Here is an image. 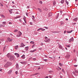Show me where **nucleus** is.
Wrapping results in <instances>:
<instances>
[{"label":"nucleus","mask_w":78,"mask_h":78,"mask_svg":"<svg viewBox=\"0 0 78 78\" xmlns=\"http://www.w3.org/2000/svg\"><path fill=\"white\" fill-rule=\"evenodd\" d=\"M7 57L9 58V60H10V61H12V60L14 59V56L11 55L9 53H8L7 55Z\"/></svg>","instance_id":"obj_1"},{"label":"nucleus","mask_w":78,"mask_h":78,"mask_svg":"<svg viewBox=\"0 0 78 78\" xmlns=\"http://www.w3.org/2000/svg\"><path fill=\"white\" fill-rule=\"evenodd\" d=\"M12 64V63L10 62H8L6 64L4 65V67L7 68L8 66H10Z\"/></svg>","instance_id":"obj_2"},{"label":"nucleus","mask_w":78,"mask_h":78,"mask_svg":"<svg viewBox=\"0 0 78 78\" xmlns=\"http://www.w3.org/2000/svg\"><path fill=\"white\" fill-rule=\"evenodd\" d=\"M44 38L45 40H44V42H49L50 41V40L48 39V37H45Z\"/></svg>","instance_id":"obj_3"},{"label":"nucleus","mask_w":78,"mask_h":78,"mask_svg":"<svg viewBox=\"0 0 78 78\" xmlns=\"http://www.w3.org/2000/svg\"><path fill=\"white\" fill-rule=\"evenodd\" d=\"M18 34L16 35V36L17 37H20L21 36V35H22V33L20 31H18Z\"/></svg>","instance_id":"obj_4"},{"label":"nucleus","mask_w":78,"mask_h":78,"mask_svg":"<svg viewBox=\"0 0 78 78\" xmlns=\"http://www.w3.org/2000/svg\"><path fill=\"white\" fill-rule=\"evenodd\" d=\"M72 41H73V38L72 37L71 39H70L69 41V42H72Z\"/></svg>","instance_id":"obj_5"},{"label":"nucleus","mask_w":78,"mask_h":78,"mask_svg":"<svg viewBox=\"0 0 78 78\" xmlns=\"http://www.w3.org/2000/svg\"><path fill=\"white\" fill-rule=\"evenodd\" d=\"M14 55H16V56H17V58H19V54L17 53H15L14 54Z\"/></svg>","instance_id":"obj_6"},{"label":"nucleus","mask_w":78,"mask_h":78,"mask_svg":"<svg viewBox=\"0 0 78 78\" xmlns=\"http://www.w3.org/2000/svg\"><path fill=\"white\" fill-rule=\"evenodd\" d=\"M39 73H36L34 74H32V76H34L35 75H39Z\"/></svg>","instance_id":"obj_7"},{"label":"nucleus","mask_w":78,"mask_h":78,"mask_svg":"<svg viewBox=\"0 0 78 78\" xmlns=\"http://www.w3.org/2000/svg\"><path fill=\"white\" fill-rule=\"evenodd\" d=\"M48 16L49 17H51V16H52V13L50 12L48 13Z\"/></svg>","instance_id":"obj_8"},{"label":"nucleus","mask_w":78,"mask_h":78,"mask_svg":"<svg viewBox=\"0 0 78 78\" xmlns=\"http://www.w3.org/2000/svg\"><path fill=\"white\" fill-rule=\"evenodd\" d=\"M7 40L9 41V42H11L12 41V39H10V38H7Z\"/></svg>","instance_id":"obj_9"},{"label":"nucleus","mask_w":78,"mask_h":78,"mask_svg":"<svg viewBox=\"0 0 78 78\" xmlns=\"http://www.w3.org/2000/svg\"><path fill=\"white\" fill-rule=\"evenodd\" d=\"M21 64H26V62H20Z\"/></svg>","instance_id":"obj_10"},{"label":"nucleus","mask_w":78,"mask_h":78,"mask_svg":"<svg viewBox=\"0 0 78 78\" xmlns=\"http://www.w3.org/2000/svg\"><path fill=\"white\" fill-rule=\"evenodd\" d=\"M70 55L68 54V55H67L65 57V58H70Z\"/></svg>","instance_id":"obj_11"},{"label":"nucleus","mask_w":78,"mask_h":78,"mask_svg":"<svg viewBox=\"0 0 78 78\" xmlns=\"http://www.w3.org/2000/svg\"><path fill=\"white\" fill-rule=\"evenodd\" d=\"M58 47L59 48H61V49H62V47L61 46V45L60 44L58 45Z\"/></svg>","instance_id":"obj_12"},{"label":"nucleus","mask_w":78,"mask_h":78,"mask_svg":"<svg viewBox=\"0 0 78 78\" xmlns=\"http://www.w3.org/2000/svg\"><path fill=\"white\" fill-rule=\"evenodd\" d=\"M12 70H10L8 72V74H11V72H12Z\"/></svg>","instance_id":"obj_13"},{"label":"nucleus","mask_w":78,"mask_h":78,"mask_svg":"<svg viewBox=\"0 0 78 78\" xmlns=\"http://www.w3.org/2000/svg\"><path fill=\"white\" fill-rule=\"evenodd\" d=\"M23 19L25 22V23H27V22L26 21V18L24 16V17L23 18Z\"/></svg>","instance_id":"obj_14"},{"label":"nucleus","mask_w":78,"mask_h":78,"mask_svg":"<svg viewBox=\"0 0 78 78\" xmlns=\"http://www.w3.org/2000/svg\"><path fill=\"white\" fill-rule=\"evenodd\" d=\"M36 50H37L36 49H34V50L30 51V52H31V53L33 52H34V51H36Z\"/></svg>","instance_id":"obj_15"},{"label":"nucleus","mask_w":78,"mask_h":78,"mask_svg":"<svg viewBox=\"0 0 78 78\" xmlns=\"http://www.w3.org/2000/svg\"><path fill=\"white\" fill-rule=\"evenodd\" d=\"M73 31V30H72L71 31H67V33H72Z\"/></svg>","instance_id":"obj_16"},{"label":"nucleus","mask_w":78,"mask_h":78,"mask_svg":"<svg viewBox=\"0 0 78 78\" xmlns=\"http://www.w3.org/2000/svg\"><path fill=\"white\" fill-rule=\"evenodd\" d=\"M21 58L23 59H24L25 58V55H23L22 57Z\"/></svg>","instance_id":"obj_17"},{"label":"nucleus","mask_w":78,"mask_h":78,"mask_svg":"<svg viewBox=\"0 0 78 78\" xmlns=\"http://www.w3.org/2000/svg\"><path fill=\"white\" fill-rule=\"evenodd\" d=\"M54 72V71H48V73H53Z\"/></svg>","instance_id":"obj_18"},{"label":"nucleus","mask_w":78,"mask_h":78,"mask_svg":"<svg viewBox=\"0 0 78 78\" xmlns=\"http://www.w3.org/2000/svg\"><path fill=\"white\" fill-rule=\"evenodd\" d=\"M56 2L55 1H54L53 2V5H56Z\"/></svg>","instance_id":"obj_19"},{"label":"nucleus","mask_w":78,"mask_h":78,"mask_svg":"<svg viewBox=\"0 0 78 78\" xmlns=\"http://www.w3.org/2000/svg\"><path fill=\"white\" fill-rule=\"evenodd\" d=\"M21 47H22L25 46V45H24V44H23V43H22L21 44Z\"/></svg>","instance_id":"obj_20"},{"label":"nucleus","mask_w":78,"mask_h":78,"mask_svg":"<svg viewBox=\"0 0 78 78\" xmlns=\"http://www.w3.org/2000/svg\"><path fill=\"white\" fill-rule=\"evenodd\" d=\"M18 47H19V46L18 45H16L15 48V49L16 50H17V49H18Z\"/></svg>","instance_id":"obj_21"},{"label":"nucleus","mask_w":78,"mask_h":78,"mask_svg":"<svg viewBox=\"0 0 78 78\" xmlns=\"http://www.w3.org/2000/svg\"><path fill=\"white\" fill-rule=\"evenodd\" d=\"M59 13H57V15L56 16V19H58V17H59Z\"/></svg>","instance_id":"obj_22"},{"label":"nucleus","mask_w":78,"mask_h":78,"mask_svg":"<svg viewBox=\"0 0 78 78\" xmlns=\"http://www.w3.org/2000/svg\"><path fill=\"white\" fill-rule=\"evenodd\" d=\"M78 18H76L74 19H73V20L74 21H77Z\"/></svg>","instance_id":"obj_23"},{"label":"nucleus","mask_w":78,"mask_h":78,"mask_svg":"<svg viewBox=\"0 0 78 78\" xmlns=\"http://www.w3.org/2000/svg\"><path fill=\"white\" fill-rule=\"evenodd\" d=\"M30 44H34V42L33 41H31L30 42Z\"/></svg>","instance_id":"obj_24"},{"label":"nucleus","mask_w":78,"mask_h":78,"mask_svg":"<svg viewBox=\"0 0 78 78\" xmlns=\"http://www.w3.org/2000/svg\"><path fill=\"white\" fill-rule=\"evenodd\" d=\"M66 4H67V5H69V2L67 1V0H66Z\"/></svg>","instance_id":"obj_25"},{"label":"nucleus","mask_w":78,"mask_h":78,"mask_svg":"<svg viewBox=\"0 0 78 78\" xmlns=\"http://www.w3.org/2000/svg\"><path fill=\"white\" fill-rule=\"evenodd\" d=\"M17 31H18V30H15L14 31V33H16V32H17Z\"/></svg>","instance_id":"obj_26"},{"label":"nucleus","mask_w":78,"mask_h":78,"mask_svg":"<svg viewBox=\"0 0 78 78\" xmlns=\"http://www.w3.org/2000/svg\"><path fill=\"white\" fill-rule=\"evenodd\" d=\"M64 0H62L61 1V3L62 4L64 3Z\"/></svg>","instance_id":"obj_27"},{"label":"nucleus","mask_w":78,"mask_h":78,"mask_svg":"<svg viewBox=\"0 0 78 78\" xmlns=\"http://www.w3.org/2000/svg\"><path fill=\"white\" fill-rule=\"evenodd\" d=\"M16 69H19V65L17 64L16 65Z\"/></svg>","instance_id":"obj_28"},{"label":"nucleus","mask_w":78,"mask_h":78,"mask_svg":"<svg viewBox=\"0 0 78 78\" xmlns=\"http://www.w3.org/2000/svg\"><path fill=\"white\" fill-rule=\"evenodd\" d=\"M1 16L3 18H5V16L4 15H1Z\"/></svg>","instance_id":"obj_29"},{"label":"nucleus","mask_w":78,"mask_h":78,"mask_svg":"<svg viewBox=\"0 0 78 78\" xmlns=\"http://www.w3.org/2000/svg\"><path fill=\"white\" fill-rule=\"evenodd\" d=\"M58 68H59V69H57V70H61V68H60L59 67H58Z\"/></svg>","instance_id":"obj_30"},{"label":"nucleus","mask_w":78,"mask_h":78,"mask_svg":"<svg viewBox=\"0 0 78 78\" xmlns=\"http://www.w3.org/2000/svg\"><path fill=\"white\" fill-rule=\"evenodd\" d=\"M35 46V44H33V45H32V48H34V46Z\"/></svg>","instance_id":"obj_31"},{"label":"nucleus","mask_w":78,"mask_h":78,"mask_svg":"<svg viewBox=\"0 0 78 78\" xmlns=\"http://www.w3.org/2000/svg\"><path fill=\"white\" fill-rule=\"evenodd\" d=\"M41 31H45V29L41 28Z\"/></svg>","instance_id":"obj_32"},{"label":"nucleus","mask_w":78,"mask_h":78,"mask_svg":"<svg viewBox=\"0 0 78 78\" xmlns=\"http://www.w3.org/2000/svg\"><path fill=\"white\" fill-rule=\"evenodd\" d=\"M32 17L33 20H34V19L35 18V17H34V16H32Z\"/></svg>","instance_id":"obj_33"},{"label":"nucleus","mask_w":78,"mask_h":78,"mask_svg":"<svg viewBox=\"0 0 78 78\" xmlns=\"http://www.w3.org/2000/svg\"><path fill=\"white\" fill-rule=\"evenodd\" d=\"M59 66H62V64H61V63H59Z\"/></svg>","instance_id":"obj_34"},{"label":"nucleus","mask_w":78,"mask_h":78,"mask_svg":"<svg viewBox=\"0 0 78 78\" xmlns=\"http://www.w3.org/2000/svg\"><path fill=\"white\" fill-rule=\"evenodd\" d=\"M75 72L76 73V74H77V75H78V70L75 71Z\"/></svg>","instance_id":"obj_35"},{"label":"nucleus","mask_w":78,"mask_h":78,"mask_svg":"<svg viewBox=\"0 0 78 78\" xmlns=\"http://www.w3.org/2000/svg\"><path fill=\"white\" fill-rule=\"evenodd\" d=\"M41 28H40L39 29L37 30V31H40V30H41Z\"/></svg>","instance_id":"obj_36"},{"label":"nucleus","mask_w":78,"mask_h":78,"mask_svg":"<svg viewBox=\"0 0 78 78\" xmlns=\"http://www.w3.org/2000/svg\"><path fill=\"white\" fill-rule=\"evenodd\" d=\"M25 48L26 49V50H28V47H26Z\"/></svg>","instance_id":"obj_37"},{"label":"nucleus","mask_w":78,"mask_h":78,"mask_svg":"<svg viewBox=\"0 0 78 78\" xmlns=\"http://www.w3.org/2000/svg\"><path fill=\"white\" fill-rule=\"evenodd\" d=\"M2 24H4V25H5L6 24V22H4L2 23Z\"/></svg>","instance_id":"obj_38"},{"label":"nucleus","mask_w":78,"mask_h":78,"mask_svg":"<svg viewBox=\"0 0 78 78\" xmlns=\"http://www.w3.org/2000/svg\"><path fill=\"white\" fill-rule=\"evenodd\" d=\"M9 12H10V14H11L12 13V10H9Z\"/></svg>","instance_id":"obj_39"},{"label":"nucleus","mask_w":78,"mask_h":78,"mask_svg":"<svg viewBox=\"0 0 78 78\" xmlns=\"http://www.w3.org/2000/svg\"><path fill=\"white\" fill-rule=\"evenodd\" d=\"M39 3L40 4H42V2L41 1H40Z\"/></svg>","instance_id":"obj_40"},{"label":"nucleus","mask_w":78,"mask_h":78,"mask_svg":"<svg viewBox=\"0 0 78 78\" xmlns=\"http://www.w3.org/2000/svg\"><path fill=\"white\" fill-rule=\"evenodd\" d=\"M44 61H45V62H47V59H45L44 60Z\"/></svg>","instance_id":"obj_41"},{"label":"nucleus","mask_w":78,"mask_h":78,"mask_svg":"<svg viewBox=\"0 0 78 78\" xmlns=\"http://www.w3.org/2000/svg\"><path fill=\"white\" fill-rule=\"evenodd\" d=\"M38 10H39V11H40L41 12V9H39V8H38Z\"/></svg>","instance_id":"obj_42"},{"label":"nucleus","mask_w":78,"mask_h":78,"mask_svg":"<svg viewBox=\"0 0 78 78\" xmlns=\"http://www.w3.org/2000/svg\"><path fill=\"white\" fill-rule=\"evenodd\" d=\"M9 24L10 25H12V23L9 22Z\"/></svg>","instance_id":"obj_43"},{"label":"nucleus","mask_w":78,"mask_h":78,"mask_svg":"<svg viewBox=\"0 0 78 78\" xmlns=\"http://www.w3.org/2000/svg\"><path fill=\"white\" fill-rule=\"evenodd\" d=\"M36 58H33V60H34V61H36Z\"/></svg>","instance_id":"obj_44"},{"label":"nucleus","mask_w":78,"mask_h":78,"mask_svg":"<svg viewBox=\"0 0 78 78\" xmlns=\"http://www.w3.org/2000/svg\"><path fill=\"white\" fill-rule=\"evenodd\" d=\"M44 28H46V29H48V27H44Z\"/></svg>","instance_id":"obj_45"},{"label":"nucleus","mask_w":78,"mask_h":78,"mask_svg":"<svg viewBox=\"0 0 78 78\" xmlns=\"http://www.w3.org/2000/svg\"><path fill=\"white\" fill-rule=\"evenodd\" d=\"M0 4L1 6H3V4H1V3H0Z\"/></svg>","instance_id":"obj_46"},{"label":"nucleus","mask_w":78,"mask_h":78,"mask_svg":"<svg viewBox=\"0 0 78 78\" xmlns=\"http://www.w3.org/2000/svg\"><path fill=\"white\" fill-rule=\"evenodd\" d=\"M62 71L63 72V73H64L65 71H64V69H62Z\"/></svg>","instance_id":"obj_47"},{"label":"nucleus","mask_w":78,"mask_h":78,"mask_svg":"<svg viewBox=\"0 0 78 78\" xmlns=\"http://www.w3.org/2000/svg\"><path fill=\"white\" fill-rule=\"evenodd\" d=\"M21 17V16H19L17 17L16 18V19H17L18 18H19V17Z\"/></svg>","instance_id":"obj_48"},{"label":"nucleus","mask_w":78,"mask_h":78,"mask_svg":"<svg viewBox=\"0 0 78 78\" xmlns=\"http://www.w3.org/2000/svg\"><path fill=\"white\" fill-rule=\"evenodd\" d=\"M15 73H16V74H17V73H18V72L17 71H16L15 72Z\"/></svg>","instance_id":"obj_49"},{"label":"nucleus","mask_w":78,"mask_h":78,"mask_svg":"<svg viewBox=\"0 0 78 78\" xmlns=\"http://www.w3.org/2000/svg\"><path fill=\"white\" fill-rule=\"evenodd\" d=\"M30 25H33V23L31 22H30Z\"/></svg>","instance_id":"obj_50"},{"label":"nucleus","mask_w":78,"mask_h":78,"mask_svg":"<svg viewBox=\"0 0 78 78\" xmlns=\"http://www.w3.org/2000/svg\"><path fill=\"white\" fill-rule=\"evenodd\" d=\"M40 69H41V67H39L38 68V70H40Z\"/></svg>","instance_id":"obj_51"},{"label":"nucleus","mask_w":78,"mask_h":78,"mask_svg":"<svg viewBox=\"0 0 78 78\" xmlns=\"http://www.w3.org/2000/svg\"><path fill=\"white\" fill-rule=\"evenodd\" d=\"M61 25H64V23H61Z\"/></svg>","instance_id":"obj_52"},{"label":"nucleus","mask_w":78,"mask_h":78,"mask_svg":"<svg viewBox=\"0 0 78 78\" xmlns=\"http://www.w3.org/2000/svg\"><path fill=\"white\" fill-rule=\"evenodd\" d=\"M73 51L74 53H75V52H76V51L75 50H74Z\"/></svg>","instance_id":"obj_53"},{"label":"nucleus","mask_w":78,"mask_h":78,"mask_svg":"<svg viewBox=\"0 0 78 78\" xmlns=\"http://www.w3.org/2000/svg\"><path fill=\"white\" fill-rule=\"evenodd\" d=\"M45 78H48V76H46V77H45Z\"/></svg>","instance_id":"obj_54"},{"label":"nucleus","mask_w":78,"mask_h":78,"mask_svg":"<svg viewBox=\"0 0 78 78\" xmlns=\"http://www.w3.org/2000/svg\"><path fill=\"white\" fill-rule=\"evenodd\" d=\"M19 20L20 22H22V20H21L20 19Z\"/></svg>","instance_id":"obj_55"},{"label":"nucleus","mask_w":78,"mask_h":78,"mask_svg":"<svg viewBox=\"0 0 78 78\" xmlns=\"http://www.w3.org/2000/svg\"><path fill=\"white\" fill-rule=\"evenodd\" d=\"M44 56H45V58H47V56L46 55H45Z\"/></svg>","instance_id":"obj_56"},{"label":"nucleus","mask_w":78,"mask_h":78,"mask_svg":"<svg viewBox=\"0 0 78 78\" xmlns=\"http://www.w3.org/2000/svg\"><path fill=\"white\" fill-rule=\"evenodd\" d=\"M35 64L36 65H39V64H38V63H36V64Z\"/></svg>","instance_id":"obj_57"},{"label":"nucleus","mask_w":78,"mask_h":78,"mask_svg":"<svg viewBox=\"0 0 78 78\" xmlns=\"http://www.w3.org/2000/svg\"><path fill=\"white\" fill-rule=\"evenodd\" d=\"M49 76V78H51V76Z\"/></svg>","instance_id":"obj_58"},{"label":"nucleus","mask_w":78,"mask_h":78,"mask_svg":"<svg viewBox=\"0 0 78 78\" xmlns=\"http://www.w3.org/2000/svg\"><path fill=\"white\" fill-rule=\"evenodd\" d=\"M67 47H70L69 45H67Z\"/></svg>","instance_id":"obj_59"},{"label":"nucleus","mask_w":78,"mask_h":78,"mask_svg":"<svg viewBox=\"0 0 78 78\" xmlns=\"http://www.w3.org/2000/svg\"><path fill=\"white\" fill-rule=\"evenodd\" d=\"M66 33V31H65L64 32V33H65V34Z\"/></svg>","instance_id":"obj_60"},{"label":"nucleus","mask_w":78,"mask_h":78,"mask_svg":"<svg viewBox=\"0 0 78 78\" xmlns=\"http://www.w3.org/2000/svg\"><path fill=\"white\" fill-rule=\"evenodd\" d=\"M2 27V25H0V28H1Z\"/></svg>","instance_id":"obj_61"},{"label":"nucleus","mask_w":78,"mask_h":78,"mask_svg":"<svg viewBox=\"0 0 78 78\" xmlns=\"http://www.w3.org/2000/svg\"><path fill=\"white\" fill-rule=\"evenodd\" d=\"M26 15H27V16H28V13H26Z\"/></svg>","instance_id":"obj_62"},{"label":"nucleus","mask_w":78,"mask_h":78,"mask_svg":"<svg viewBox=\"0 0 78 78\" xmlns=\"http://www.w3.org/2000/svg\"><path fill=\"white\" fill-rule=\"evenodd\" d=\"M0 72H2V69H0Z\"/></svg>","instance_id":"obj_63"},{"label":"nucleus","mask_w":78,"mask_h":78,"mask_svg":"<svg viewBox=\"0 0 78 78\" xmlns=\"http://www.w3.org/2000/svg\"><path fill=\"white\" fill-rule=\"evenodd\" d=\"M66 20H68V19L66 18Z\"/></svg>","instance_id":"obj_64"}]
</instances>
